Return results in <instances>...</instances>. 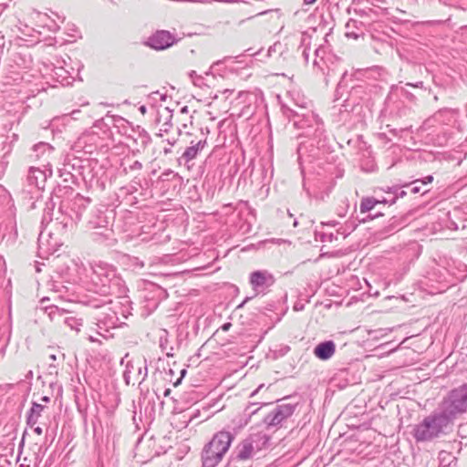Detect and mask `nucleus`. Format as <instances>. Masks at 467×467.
<instances>
[{"label": "nucleus", "instance_id": "nucleus-37", "mask_svg": "<svg viewBox=\"0 0 467 467\" xmlns=\"http://www.w3.org/2000/svg\"><path fill=\"white\" fill-rule=\"evenodd\" d=\"M136 370H137L139 384H140L147 378V375H148L147 366L146 365L144 367L140 366L136 368Z\"/></svg>", "mask_w": 467, "mask_h": 467}, {"label": "nucleus", "instance_id": "nucleus-64", "mask_svg": "<svg viewBox=\"0 0 467 467\" xmlns=\"http://www.w3.org/2000/svg\"><path fill=\"white\" fill-rule=\"evenodd\" d=\"M88 339H89L91 342H95V341H96V339H95L92 336H89V337H88Z\"/></svg>", "mask_w": 467, "mask_h": 467}, {"label": "nucleus", "instance_id": "nucleus-55", "mask_svg": "<svg viewBox=\"0 0 467 467\" xmlns=\"http://www.w3.org/2000/svg\"><path fill=\"white\" fill-rule=\"evenodd\" d=\"M41 400H42L44 402H49V400H50L49 397H47V396H44V397H42V399H41Z\"/></svg>", "mask_w": 467, "mask_h": 467}, {"label": "nucleus", "instance_id": "nucleus-49", "mask_svg": "<svg viewBox=\"0 0 467 467\" xmlns=\"http://www.w3.org/2000/svg\"><path fill=\"white\" fill-rule=\"evenodd\" d=\"M34 431L35 433H36L37 435H41L43 433V430L41 427L37 426V427H35L34 428Z\"/></svg>", "mask_w": 467, "mask_h": 467}, {"label": "nucleus", "instance_id": "nucleus-17", "mask_svg": "<svg viewBox=\"0 0 467 467\" xmlns=\"http://www.w3.org/2000/svg\"><path fill=\"white\" fill-rule=\"evenodd\" d=\"M47 175L45 171L31 167L28 171L26 181L28 185L37 190L44 189Z\"/></svg>", "mask_w": 467, "mask_h": 467}, {"label": "nucleus", "instance_id": "nucleus-14", "mask_svg": "<svg viewBox=\"0 0 467 467\" xmlns=\"http://www.w3.org/2000/svg\"><path fill=\"white\" fill-rule=\"evenodd\" d=\"M313 353L320 360H328L336 353V344L333 340H326L318 343Z\"/></svg>", "mask_w": 467, "mask_h": 467}, {"label": "nucleus", "instance_id": "nucleus-48", "mask_svg": "<svg viewBox=\"0 0 467 467\" xmlns=\"http://www.w3.org/2000/svg\"><path fill=\"white\" fill-rule=\"evenodd\" d=\"M152 96H160L161 100L163 101L166 99V95L161 94L159 91L152 93Z\"/></svg>", "mask_w": 467, "mask_h": 467}, {"label": "nucleus", "instance_id": "nucleus-2", "mask_svg": "<svg viewBox=\"0 0 467 467\" xmlns=\"http://www.w3.org/2000/svg\"><path fill=\"white\" fill-rule=\"evenodd\" d=\"M123 301H113L111 299L104 300L101 304H92V306L99 308V311L96 315V326L98 334L107 337L106 333L110 329L119 327L123 322L120 321L119 316L127 318L130 312L126 305L130 304L128 297L122 296Z\"/></svg>", "mask_w": 467, "mask_h": 467}, {"label": "nucleus", "instance_id": "nucleus-13", "mask_svg": "<svg viewBox=\"0 0 467 467\" xmlns=\"http://www.w3.org/2000/svg\"><path fill=\"white\" fill-rule=\"evenodd\" d=\"M67 62L65 59L57 60V64H54V76L56 77L57 80L66 86L71 84L74 78L72 77L74 68L70 67L69 68H67Z\"/></svg>", "mask_w": 467, "mask_h": 467}, {"label": "nucleus", "instance_id": "nucleus-39", "mask_svg": "<svg viewBox=\"0 0 467 467\" xmlns=\"http://www.w3.org/2000/svg\"><path fill=\"white\" fill-rule=\"evenodd\" d=\"M302 99H306L305 97H301L299 94H296V98H293L294 105L296 108V109L300 112H302L301 107H300V104H302Z\"/></svg>", "mask_w": 467, "mask_h": 467}, {"label": "nucleus", "instance_id": "nucleus-34", "mask_svg": "<svg viewBox=\"0 0 467 467\" xmlns=\"http://www.w3.org/2000/svg\"><path fill=\"white\" fill-rule=\"evenodd\" d=\"M143 165L139 161H134L132 163L129 164L128 166H125L123 168V171L128 174L129 172H136L141 171Z\"/></svg>", "mask_w": 467, "mask_h": 467}, {"label": "nucleus", "instance_id": "nucleus-43", "mask_svg": "<svg viewBox=\"0 0 467 467\" xmlns=\"http://www.w3.org/2000/svg\"><path fill=\"white\" fill-rule=\"evenodd\" d=\"M185 374H186V369L185 368L182 369L181 378L176 380V382L174 383V386H178L181 383L182 379V377H184Z\"/></svg>", "mask_w": 467, "mask_h": 467}, {"label": "nucleus", "instance_id": "nucleus-16", "mask_svg": "<svg viewBox=\"0 0 467 467\" xmlns=\"http://www.w3.org/2000/svg\"><path fill=\"white\" fill-rule=\"evenodd\" d=\"M99 137L95 133H85L76 141L75 148L82 149L86 153H92L97 149Z\"/></svg>", "mask_w": 467, "mask_h": 467}, {"label": "nucleus", "instance_id": "nucleus-51", "mask_svg": "<svg viewBox=\"0 0 467 467\" xmlns=\"http://www.w3.org/2000/svg\"><path fill=\"white\" fill-rule=\"evenodd\" d=\"M180 112H181L182 114H188V112H189V109H188V107H187V106L182 107V108L181 109Z\"/></svg>", "mask_w": 467, "mask_h": 467}, {"label": "nucleus", "instance_id": "nucleus-44", "mask_svg": "<svg viewBox=\"0 0 467 467\" xmlns=\"http://www.w3.org/2000/svg\"><path fill=\"white\" fill-rule=\"evenodd\" d=\"M232 327V323L230 322H227V323H224L222 327H221V329L223 331H228L230 329V327Z\"/></svg>", "mask_w": 467, "mask_h": 467}, {"label": "nucleus", "instance_id": "nucleus-24", "mask_svg": "<svg viewBox=\"0 0 467 467\" xmlns=\"http://www.w3.org/2000/svg\"><path fill=\"white\" fill-rule=\"evenodd\" d=\"M378 203H383L381 200L373 197L363 198L360 202V213H365L371 211Z\"/></svg>", "mask_w": 467, "mask_h": 467}, {"label": "nucleus", "instance_id": "nucleus-9", "mask_svg": "<svg viewBox=\"0 0 467 467\" xmlns=\"http://www.w3.org/2000/svg\"><path fill=\"white\" fill-rule=\"evenodd\" d=\"M249 282L253 290L259 294L265 293L272 286L275 282V278L267 270H257L250 274Z\"/></svg>", "mask_w": 467, "mask_h": 467}, {"label": "nucleus", "instance_id": "nucleus-41", "mask_svg": "<svg viewBox=\"0 0 467 467\" xmlns=\"http://www.w3.org/2000/svg\"><path fill=\"white\" fill-rule=\"evenodd\" d=\"M432 181H433V176H432V175H428V176L424 177V178L420 181V182H421L422 184H427V183H431ZM418 182H420V180L414 181L412 184H416V183H418Z\"/></svg>", "mask_w": 467, "mask_h": 467}, {"label": "nucleus", "instance_id": "nucleus-19", "mask_svg": "<svg viewBox=\"0 0 467 467\" xmlns=\"http://www.w3.org/2000/svg\"><path fill=\"white\" fill-rule=\"evenodd\" d=\"M48 300V298L44 297L40 301L41 307L45 309L47 316L49 317L51 321L62 322V319L66 314V311L62 308H59L57 306H45V302Z\"/></svg>", "mask_w": 467, "mask_h": 467}, {"label": "nucleus", "instance_id": "nucleus-18", "mask_svg": "<svg viewBox=\"0 0 467 467\" xmlns=\"http://www.w3.org/2000/svg\"><path fill=\"white\" fill-rule=\"evenodd\" d=\"M410 184L406 183L404 185L396 184V185L387 186L385 188H382L381 190L383 192H385L387 194H389L390 197L383 198L381 200V202L383 203H389V204L395 203L399 198H403L404 196H406L407 192H406V191L403 190V188L410 187Z\"/></svg>", "mask_w": 467, "mask_h": 467}, {"label": "nucleus", "instance_id": "nucleus-26", "mask_svg": "<svg viewBox=\"0 0 467 467\" xmlns=\"http://www.w3.org/2000/svg\"><path fill=\"white\" fill-rule=\"evenodd\" d=\"M267 404V402H250L244 409V414L245 417L251 418L253 415L256 414L263 406Z\"/></svg>", "mask_w": 467, "mask_h": 467}, {"label": "nucleus", "instance_id": "nucleus-15", "mask_svg": "<svg viewBox=\"0 0 467 467\" xmlns=\"http://www.w3.org/2000/svg\"><path fill=\"white\" fill-rule=\"evenodd\" d=\"M206 143V140H199L196 142L192 140L191 146L187 147L179 158V162L182 163L183 161L184 163H188L196 159L198 154L204 149Z\"/></svg>", "mask_w": 467, "mask_h": 467}, {"label": "nucleus", "instance_id": "nucleus-8", "mask_svg": "<svg viewBox=\"0 0 467 467\" xmlns=\"http://www.w3.org/2000/svg\"><path fill=\"white\" fill-rule=\"evenodd\" d=\"M178 39L176 36L167 30H157L150 35L145 45L154 50H164L174 45Z\"/></svg>", "mask_w": 467, "mask_h": 467}, {"label": "nucleus", "instance_id": "nucleus-54", "mask_svg": "<svg viewBox=\"0 0 467 467\" xmlns=\"http://www.w3.org/2000/svg\"><path fill=\"white\" fill-rule=\"evenodd\" d=\"M250 298L249 297H246L239 306H238V308H241L244 306V305L249 300Z\"/></svg>", "mask_w": 467, "mask_h": 467}, {"label": "nucleus", "instance_id": "nucleus-7", "mask_svg": "<svg viewBox=\"0 0 467 467\" xmlns=\"http://www.w3.org/2000/svg\"><path fill=\"white\" fill-rule=\"evenodd\" d=\"M295 409L296 405L290 403L277 405L271 412L264 417L263 421L268 430L278 427L294 414Z\"/></svg>", "mask_w": 467, "mask_h": 467}, {"label": "nucleus", "instance_id": "nucleus-27", "mask_svg": "<svg viewBox=\"0 0 467 467\" xmlns=\"http://www.w3.org/2000/svg\"><path fill=\"white\" fill-rule=\"evenodd\" d=\"M98 215L96 219H89L88 223L92 228H102L108 225L107 217L103 214L102 212L98 211Z\"/></svg>", "mask_w": 467, "mask_h": 467}, {"label": "nucleus", "instance_id": "nucleus-30", "mask_svg": "<svg viewBox=\"0 0 467 467\" xmlns=\"http://www.w3.org/2000/svg\"><path fill=\"white\" fill-rule=\"evenodd\" d=\"M358 21L349 19L348 22L346 24V36L348 38H354L357 39L358 37V34L353 31L354 27H357Z\"/></svg>", "mask_w": 467, "mask_h": 467}, {"label": "nucleus", "instance_id": "nucleus-4", "mask_svg": "<svg viewBox=\"0 0 467 467\" xmlns=\"http://www.w3.org/2000/svg\"><path fill=\"white\" fill-rule=\"evenodd\" d=\"M451 422L438 409L415 425L412 435L417 442L430 441L443 433Z\"/></svg>", "mask_w": 467, "mask_h": 467}, {"label": "nucleus", "instance_id": "nucleus-1", "mask_svg": "<svg viewBox=\"0 0 467 467\" xmlns=\"http://www.w3.org/2000/svg\"><path fill=\"white\" fill-rule=\"evenodd\" d=\"M86 281L87 289L103 296L116 294L118 297L125 295L127 288L123 280L117 275L116 269L106 263H99L91 267Z\"/></svg>", "mask_w": 467, "mask_h": 467}, {"label": "nucleus", "instance_id": "nucleus-11", "mask_svg": "<svg viewBox=\"0 0 467 467\" xmlns=\"http://www.w3.org/2000/svg\"><path fill=\"white\" fill-rule=\"evenodd\" d=\"M254 441L253 437H248L243 440L234 450L231 455V462H242L249 460L254 453Z\"/></svg>", "mask_w": 467, "mask_h": 467}, {"label": "nucleus", "instance_id": "nucleus-63", "mask_svg": "<svg viewBox=\"0 0 467 467\" xmlns=\"http://www.w3.org/2000/svg\"><path fill=\"white\" fill-rule=\"evenodd\" d=\"M187 128V124L183 123L182 125V128L179 129V131L182 132V129H186Z\"/></svg>", "mask_w": 467, "mask_h": 467}, {"label": "nucleus", "instance_id": "nucleus-59", "mask_svg": "<svg viewBox=\"0 0 467 467\" xmlns=\"http://www.w3.org/2000/svg\"><path fill=\"white\" fill-rule=\"evenodd\" d=\"M140 112L145 113L146 112V107L145 106H141L140 108Z\"/></svg>", "mask_w": 467, "mask_h": 467}, {"label": "nucleus", "instance_id": "nucleus-62", "mask_svg": "<svg viewBox=\"0 0 467 467\" xmlns=\"http://www.w3.org/2000/svg\"><path fill=\"white\" fill-rule=\"evenodd\" d=\"M161 348H164V347H166V344H164L163 342V339L161 338V344H160Z\"/></svg>", "mask_w": 467, "mask_h": 467}, {"label": "nucleus", "instance_id": "nucleus-47", "mask_svg": "<svg viewBox=\"0 0 467 467\" xmlns=\"http://www.w3.org/2000/svg\"><path fill=\"white\" fill-rule=\"evenodd\" d=\"M406 86H410V87H414V88H421L423 86V82L420 81V82H417L416 84L407 83Z\"/></svg>", "mask_w": 467, "mask_h": 467}, {"label": "nucleus", "instance_id": "nucleus-36", "mask_svg": "<svg viewBox=\"0 0 467 467\" xmlns=\"http://www.w3.org/2000/svg\"><path fill=\"white\" fill-rule=\"evenodd\" d=\"M101 121H106L107 125H109V123L119 125L120 123L126 122V120L123 118L115 116H107L105 119H102Z\"/></svg>", "mask_w": 467, "mask_h": 467}, {"label": "nucleus", "instance_id": "nucleus-12", "mask_svg": "<svg viewBox=\"0 0 467 467\" xmlns=\"http://www.w3.org/2000/svg\"><path fill=\"white\" fill-rule=\"evenodd\" d=\"M90 203V199L86 198L80 194H77L71 201L68 206L69 219L72 223H77L81 220L83 213L86 211Z\"/></svg>", "mask_w": 467, "mask_h": 467}, {"label": "nucleus", "instance_id": "nucleus-29", "mask_svg": "<svg viewBox=\"0 0 467 467\" xmlns=\"http://www.w3.org/2000/svg\"><path fill=\"white\" fill-rule=\"evenodd\" d=\"M62 322L76 331H79V327L82 326L81 320L74 317H64Z\"/></svg>", "mask_w": 467, "mask_h": 467}, {"label": "nucleus", "instance_id": "nucleus-32", "mask_svg": "<svg viewBox=\"0 0 467 467\" xmlns=\"http://www.w3.org/2000/svg\"><path fill=\"white\" fill-rule=\"evenodd\" d=\"M405 225V219H400L393 216L390 219V223L388 226L389 231H398Z\"/></svg>", "mask_w": 467, "mask_h": 467}, {"label": "nucleus", "instance_id": "nucleus-10", "mask_svg": "<svg viewBox=\"0 0 467 467\" xmlns=\"http://www.w3.org/2000/svg\"><path fill=\"white\" fill-rule=\"evenodd\" d=\"M38 256L47 259L49 255L57 251L59 243L54 239L50 233L41 232L38 236Z\"/></svg>", "mask_w": 467, "mask_h": 467}, {"label": "nucleus", "instance_id": "nucleus-40", "mask_svg": "<svg viewBox=\"0 0 467 467\" xmlns=\"http://www.w3.org/2000/svg\"><path fill=\"white\" fill-rule=\"evenodd\" d=\"M140 137L141 140L142 146L146 147L149 144V142L150 141V137L146 132H144L143 134H140Z\"/></svg>", "mask_w": 467, "mask_h": 467}, {"label": "nucleus", "instance_id": "nucleus-46", "mask_svg": "<svg viewBox=\"0 0 467 467\" xmlns=\"http://www.w3.org/2000/svg\"><path fill=\"white\" fill-rule=\"evenodd\" d=\"M420 192V186H417V185H415V184H414V186H412V187L410 188V192H411V193H414V194H415V193H418V192Z\"/></svg>", "mask_w": 467, "mask_h": 467}, {"label": "nucleus", "instance_id": "nucleus-42", "mask_svg": "<svg viewBox=\"0 0 467 467\" xmlns=\"http://www.w3.org/2000/svg\"><path fill=\"white\" fill-rule=\"evenodd\" d=\"M321 48H317L316 51H315V56L316 57H319L320 56V52H321ZM314 66H319V62L317 61V58L314 59V62H313Z\"/></svg>", "mask_w": 467, "mask_h": 467}, {"label": "nucleus", "instance_id": "nucleus-57", "mask_svg": "<svg viewBox=\"0 0 467 467\" xmlns=\"http://www.w3.org/2000/svg\"><path fill=\"white\" fill-rule=\"evenodd\" d=\"M327 224L331 225V226H335V225L337 224V223L336 221H332V222L327 223Z\"/></svg>", "mask_w": 467, "mask_h": 467}, {"label": "nucleus", "instance_id": "nucleus-56", "mask_svg": "<svg viewBox=\"0 0 467 467\" xmlns=\"http://www.w3.org/2000/svg\"><path fill=\"white\" fill-rule=\"evenodd\" d=\"M170 393H171V389H165V391H164V396H165V397H167V396H169V395H170Z\"/></svg>", "mask_w": 467, "mask_h": 467}, {"label": "nucleus", "instance_id": "nucleus-33", "mask_svg": "<svg viewBox=\"0 0 467 467\" xmlns=\"http://www.w3.org/2000/svg\"><path fill=\"white\" fill-rule=\"evenodd\" d=\"M337 239V236L332 233H316V240H319L320 242H328L331 243Z\"/></svg>", "mask_w": 467, "mask_h": 467}, {"label": "nucleus", "instance_id": "nucleus-5", "mask_svg": "<svg viewBox=\"0 0 467 467\" xmlns=\"http://www.w3.org/2000/svg\"><path fill=\"white\" fill-rule=\"evenodd\" d=\"M300 107L302 112L297 111L290 106L282 105V111L289 121L293 122L296 129L305 130L303 136H312L313 128L321 120V119H319V117L310 108V100L302 99Z\"/></svg>", "mask_w": 467, "mask_h": 467}, {"label": "nucleus", "instance_id": "nucleus-28", "mask_svg": "<svg viewBox=\"0 0 467 467\" xmlns=\"http://www.w3.org/2000/svg\"><path fill=\"white\" fill-rule=\"evenodd\" d=\"M324 124L323 121L320 120L316 124V126L312 130V136H307L308 138H311L313 140H316L317 144L320 142L321 138L324 134Z\"/></svg>", "mask_w": 467, "mask_h": 467}, {"label": "nucleus", "instance_id": "nucleus-50", "mask_svg": "<svg viewBox=\"0 0 467 467\" xmlns=\"http://www.w3.org/2000/svg\"><path fill=\"white\" fill-rule=\"evenodd\" d=\"M317 0H303V4L305 5H313L314 3H316Z\"/></svg>", "mask_w": 467, "mask_h": 467}, {"label": "nucleus", "instance_id": "nucleus-20", "mask_svg": "<svg viewBox=\"0 0 467 467\" xmlns=\"http://www.w3.org/2000/svg\"><path fill=\"white\" fill-rule=\"evenodd\" d=\"M73 171H75V164L65 161L62 167L58 169L59 177L62 178L64 182L76 183L77 177Z\"/></svg>", "mask_w": 467, "mask_h": 467}, {"label": "nucleus", "instance_id": "nucleus-25", "mask_svg": "<svg viewBox=\"0 0 467 467\" xmlns=\"http://www.w3.org/2000/svg\"><path fill=\"white\" fill-rule=\"evenodd\" d=\"M54 148L46 142H39L33 147V150L36 153V157L40 155L49 156L53 152Z\"/></svg>", "mask_w": 467, "mask_h": 467}, {"label": "nucleus", "instance_id": "nucleus-45", "mask_svg": "<svg viewBox=\"0 0 467 467\" xmlns=\"http://www.w3.org/2000/svg\"><path fill=\"white\" fill-rule=\"evenodd\" d=\"M264 384L259 385L258 388L251 393L250 398L254 397L264 388Z\"/></svg>", "mask_w": 467, "mask_h": 467}, {"label": "nucleus", "instance_id": "nucleus-23", "mask_svg": "<svg viewBox=\"0 0 467 467\" xmlns=\"http://www.w3.org/2000/svg\"><path fill=\"white\" fill-rule=\"evenodd\" d=\"M310 45L311 36L306 33H303L301 36L300 46L298 47V50H301L302 57H304L306 63L308 62L309 58Z\"/></svg>", "mask_w": 467, "mask_h": 467}, {"label": "nucleus", "instance_id": "nucleus-31", "mask_svg": "<svg viewBox=\"0 0 467 467\" xmlns=\"http://www.w3.org/2000/svg\"><path fill=\"white\" fill-rule=\"evenodd\" d=\"M140 187H141V178L137 175L130 182V185L124 189L127 191V193H133V192H137L138 189Z\"/></svg>", "mask_w": 467, "mask_h": 467}, {"label": "nucleus", "instance_id": "nucleus-22", "mask_svg": "<svg viewBox=\"0 0 467 467\" xmlns=\"http://www.w3.org/2000/svg\"><path fill=\"white\" fill-rule=\"evenodd\" d=\"M449 269L450 274L457 280L463 281L467 276V265L458 262Z\"/></svg>", "mask_w": 467, "mask_h": 467}, {"label": "nucleus", "instance_id": "nucleus-61", "mask_svg": "<svg viewBox=\"0 0 467 467\" xmlns=\"http://www.w3.org/2000/svg\"><path fill=\"white\" fill-rule=\"evenodd\" d=\"M161 348H164V347H166V344H164L163 342V339L161 338V344H160Z\"/></svg>", "mask_w": 467, "mask_h": 467}, {"label": "nucleus", "instance_id": "nucleus-53", "mask_svg": "<svg viewBox=\"0 0 467 467\" xmlns=\"http://www.w3.org/2000/svg\"><path fill=\"white\" fill-rule=\"evenodd\" d=\"M163 152H164L165 155L170 154L171 152V147L164 148L163 149Z\"/></svg>", "mask_w": 467, "mask_h": 467}, {"label": "nucleus", "instance_id": "nucleus-52", "mask_svg": "<svg viewBox=\"0 0 467 467\" xmlns=\"http://www.w3.org/2000/svg\"><path fill=\"white\" fill-rule=\"evenodd\" d=\"M80 111L78 109H76V110H73L70 114L72 116L73 119H78V114L79 113Z\"/></svg>", "mask_w": 467, "mask_h": 467}, {"label": "nucleus", "instance_id": "nucleus-35", "mask_svg": "<svg viewBox=\"0 0 467 467\" xmlns=\"http://www.w3.org/2000/svg\"><path fill=\"white\" fill-rule=\"evenodd\" d=\"M134 365L130 362L127 363L126 369L123 372V379L127 385L130 384L131 371L134 369Z\"/></svg>", "mask_w": 467, "mask_h": 467}, {"label": "nucleus", "instance_id": "nucleus-60", "mask_svg": "<svg viewBox=\"0 0 467 467\" xmlns=\"http://www.w3.org/2000/svg\"><path fill=\"white\" fill-rule=\"evenodd\" d=\"M379 215H380L379 213H376L375 215H368V217L371 220V219L376 218V217H378Z\"/></svg>", "mask_w": 467, "mask_h": 467}, {"label": "nucleus", "instance_id": "nucleus-6", "mask_svg": "<svg viewBox=\"0 0 467 467\" xmlns=\"http://www.w3.org/2000/svg\"><path fill=\"white\" fill-rule=\"evenodd\" d=\"M452 422L467 411V383L451 389L438 408Z\"/></svg>", "mask_w": 467, "mask_h": 467}, {"label": "nucleus", "instance_id": "nucleus-3", "mask_svg": "<svg viewBox=\"0 0 467 467\" xmlns=\"http://www.w3.org/2000/svg\"><path fill=\"white\" fill-rule=\"evenodd\" d=\"M235 436L231 431H220L204 445L201 458L202 467H216L229 451Z\"/></svg>", "mask_w": 467, "mask_h": 467}, {"label": "nucleus", "instance_id": "nucleus-58", "mask_svg": "<svg viewBox=\"0 0 467 467\" xmlns=\"http://www.w3.org/2000/svg\"><path fill=\"white\" fill-rule=\"evenodd\" d=\"M172 350H173V348H171L170 352H167V356H168V357H173Z\"/></svg>", "mask_w": 467, "mask_h": 467}, {"label": "nucleus", "instance_id": "nucleus-38", "mask_svg": "<svg viewBox=\"0 0 467 467\" xmlns=\"http://www.w3.org/2000/svg\"><path fill=\"white\" fill-rule=\"evenodd\" d=\"M190 77L192 78L193 84L197 87L202 88L203 85H207L204 82V78L202 76L197 75L195 71H192L190 74Z\"/></svg>", "mask_w": 467, "mask_h": 467}, {"label": "nucleus", "instance_id": "nucleus-21", "mask_svg": "<svg viewBox=\"0 0 467 467\" xmlns=\"http://www.w3.org/2000/svg\"><path fill=\"white\" fill-rule=\"evenodd\" d=\"M45 406L38 404L36 402H32V407L29 410L26 416V424L30 427H34L38 421L39 417L41 416L42 411L44 410Z\"/></svg>", "mask_w": 467, "mask_h": 467}]
</instances>
